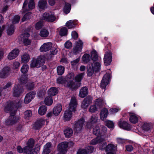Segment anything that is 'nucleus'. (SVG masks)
<instances>
[{"instance_id":"bb28decb","label":"nucleus","mask_w":154,"mask_h":154,"mask_svg":"<svg viewBox=\"0 0 154 154\" xmlns=\"http://www.w3.org/2000/svg\"><path fill=\"white\" fill-rule=\"evenodd\" d=\"M92 98L91 97H86L83 101L81 106L84 108H87L89 104L92 102Z\"/></svg>"},{"instance_id":"c03bdc74","label":"nucleus","mask_w":154,"mask_h":154,"mask_svg":"<svg viewBox=\"0 0 154 154\" xmlns=\"http://www.w3.org/2000/svg\"><path fill=\"white\" fill-rule=\"evenodd\" d=\"M152 128V125L147 123L145 124L143 126V130L148 132L151 131Z\"/></svg>"},{"instance_id":"0e129e2a","label":"nucleus","mask_w":154,"mask_h":154,"mask_svg":"<svg viewBox=\"0 0 154 154\" xmlns=\"http://www.w3.org/2000/svg\"><path fill=\"white\" fill-rule=\"evenodd\" d=\"M85 149L87 151V153H91L93 152L94 149L92 146H89L86 147Z\"/></svg>"},{"instance_id":"e2e57ef3","label":"nucleus","mask_w":154,"mask_h":154,"mask_svg":"<svg viewBox=\"0 0 154 154\" xmlns=\"http://www.w3.org/2000/svg\"><path fill=\"white\" fill-rule=\"evenodd\" d=\"M20 19V17L18 15H16L14 16L12 20V23L14 24L18 23Z\"/></svg>"},{"instance_id":"4d7b16f0","label":"nucleus","mask_w":154,"mask_h":154,"mask_svg":"<svg viewBox=\"0 0 154 154\" xmlns=\"http://www.w3.org/2000/svg\"><path fill=\"white\" fill-rule=\"evenodd\" d=\"M31 13H28L26 14L23 17L22 19V22H24L25 20L29 19L31 17Z\"/></svg>"},{"instance_id":"72a5a7b5","label":"nucleus","mask_w":154,"mask_h":154,"mask_svg":"<svg viewBox=\"0 0 154 154\" xmlns=\"http://www.w3.org/2000/svg\"><path fill=\"white\" fill-rule=\"evenodd\" d=\"M48 94L51 97L56 95L58 93V90L55 87L51 88L48 91Z\"/></svg>"},{"instance_id":"20e7f679","label":"nucleus","mask_w":154,"mask_h":154,"mask_svg":"<svg viewBox=\"0 0 154 154\" xmlns=\"http://www.w3.org/2000/svg\"><path fill=\"white\" fill-rule=\"evenodd\" d=\"M91 57L87 54H85L82 56V60L84 63H87L89 62L91 59L93 61V63L97 62L100 61L99 60L97 52L95 50H93L91 52Z\"/></svg>"},{"instance_id":"6e6552de","label":"nucleus","mask_w":154,"mask_h":154,"mask_svg":"<svg viewBox=\"0 0 154 154\" xmlns=\"http://www.w3.org/2000/svg\"><path fill=\"white\" fill-rule=\"evenodd\" d=\"M84 122L85 120L83 118L75 121V124L73 125L74 131L77 133L81 131L82 129Z\"/></svg>"},{"instance_id":"864d4df0","label":"nucleus","mask_w":154,"mask_h":154,"mask_svg":"<svg viewBox=\"0 0 154 154\" xmlns=\"http://www.w3.org/2000/svg\"><path fill=\"white\" fill-rule=\"evenodd\" d=\"M105 140H106V139ZM105 140L104 141H103L99 143V148L100 149L103 150L105 149L106 150V146L107 143L106 142H105Z\"/></svg>"},{"instance_id":"9b49d317","label":"nucleus","mask_w":154,"mask_h":154,"mask_svg":"<svg viewBox=\"0 0 154 154\" xmlns=\"http://www.w3.org/2000/svg\"><path fill=\"white\" fill-rule=\"evenodd\" d=\"M42 19L47 21L52 22L56 20V17L53 12H46L43 14Z\"/></svg>"},{"instance_id":"37998d69","label":"nucleus","mask_w":154,"mask_h":154,"mask_svg":"<svg viewBox=\"0 0 154 154\" xmlns=\"http://www.w3.org/2000/svg\"><path fill=\"white\" fill-rule=\"evenodd\" d=\"M32 115V112L30 110H28L24 112V118L26 120L29 119Z\"/></svg>"},{"instance_id":"412c9836","label":"nucleus","mask_w":154,"mask_h":154,"mask_svg":"<svg viewBox=\"0 0 154 154\" xmlns=\"http://www.w3.org/2000/svg\"><path fill=\"white\" fill-rule=\"evenodd\" d=\"M118 125L121 128L127 130H129L131 128L130 124L126 122L123 121L122 119H121L118 122Z\"/></svg>"},{"instance_id":"cd10ccee","label":"nucleus","mask_w":154,"mask_h":154,"mask_svg":"<svg viewBox=\"0 0 154 154\" xmlns=\"http://www.w3.org/2000/svg\"><path fill=\"white\" fill-rule=\"evenodd\" d=\"M72 112L68 109L65 111L63 116V119L65 121H69L70 120L72 116Z\"/></svg>"},{"instance_id":"3c124183","label":"nucleus","mask_w":154,"mask_h":154,"mask_svg":"<svg viewBox=\"0 0 154 154\" xmlns=\"http://www.w3.org/2000/svg\"><path fill=\"white\" fill-rule=\"evenodd\" d=\"M57 82L58 84H64L65 86L66 84H67L66 79L62 77L58 78L57 79Z\"/></svg>"},{"instance_id":"774afa93","label":"nucleus","mask_w":154,"mask_h":154,"mask_svg":"<svg viewBox=\"0 0 154 154\" xmlns=\"http://www.w3.org/2000/svg\"><path fill=\"white\" fill-rule=\"evenodd\" d=\"M80 59V57H79L76 59L73 60V61H71V63L72 66H74L76 65L79 61Z\"/></svg>"},{"instance_id":"c756f323","label":"nucleus","mask_w":154,"mask_h":154,"mask_svg":"<svg viewBox=\"0 0 154 154\" xmlns=\"http://www.w3.org/2000/svg\"><path fill=\"white\" fill-rule=\"evenodd\" d=\"M88 93V89L86 87H82L80 90L79 96L81 98L85 97Z\"/></svg>"},{"instance_id":"f3484780","label":"nucleus","mask_w":154,"mask_h":154,"mask_svg":"<svg viewBox=\"0 0 154 154\" xmlns=\"http://www.w3.org/2000/svg\"><path fill=\"white\" fill-rule=\"evenodd\" d=\"M83 43L80 40H79L76 42L75 46L73 49V52L74 54H77L82 51Z\"/></svg>"},{"instance_id":"f03ea898","label":"nucleus","mask_w":154,"mask_h":154,"mask_svg":"<svg viewBox=\"0 0 154 154\" xmlns=\"http://www.w3.org/2000/svg\"><path fill=\"white\" fill-rule=\"evenodd\" d=\"M27 78L25 75H22L19 79V82L21 86L19 84H15L13 88L12 92L13 95L15 97H18L23 92L22 87V85H24L26 82Z\"/></svg>"},{"instance_id":"69168bd1","label":"nucleus","mask_w":154,"mask_h":154,"mask_svg":"<svg viewBox=\"0 0 154 154\" xmlns=\"http://www.w3.org/2000/svg\"><path fill=\"white\" fill-rule=\"evenodd\" d=\"M65 47L66 48H69L72 46V43L69 41L66 42L64 44Z\"/></svg>"},{"instance_id":"5fc2aeb1","label":"nucleus","mask_w":154,"mask_h":154,"mask_svg":"<svg viewBox=\"0 0 154 154\" xmlns=\"http://www.w3.org/2000/svg\"><path fill=\"white\" fill-rule=\"evenodd\" d=\"M29 67L27 64H23L22 66L20 71L22 73H26L28 71Z\"/></svg>"},{"instance_id":"4c0bfd02","label":"nucleus","mask_w":154,"mask_h":154,"mask_svg":"<svg viewBox=\"0 0 154 154\" xmlns=\"http://www.w3.org/2000/svg\"><path fill=\"white\" fill-rule=\"evenodd\" d=\"M21 61L22 63L28 62L30 59V56L28 54L24 53L21 56Z\"/></svg>"},{"instance_id":"6e6d98bb","label":"nucleus","mask_w":154,"mask_h":154,"mask_svg":"<svg viewBox=\"0 0 154 154\" xmlns=\"http://www.w3.org/2000/svg\"><path fill=\"white\" fill-rule=\"evenodd\" d=\"M67 34V30L66 28L63 27L62 28L59 32V34L61 36L66 35Z\"/></svg>"},{"instance_id":"9d476101","label":"nucleus","mask_w":154,"mask_h":154,"mask_svg":"<svg viewBox=\"0 0 154 154\" xmlns=\"http://www.w3.org/2000/svg\"><path fill=\"white\" fill-rule=\"evenodd\" d=\"M28 3V0H25L23 3L22 10L23 13H24L26 11L29 10L33 9L35 7V4L34 0H31L29 1L27 7V4Z\"/></svg>"},{"instance_id":"bf43d9fd","label":"nucleus","mask_w":154,"mask_h":154,"mask_svg":"<svg viewBox=\"0 0 154 154\" xmlns=\"http://www.w3.org/2000/svg\"><path fill=\"white\" fill-rule=\"evenodd\" d=\"M20 64V63L19 62L15 61L13 62L12 67L13 69H17L19 67Z\"/></svg>"},{"instance_id":"39448f33","label":"nucleus","mask_w":154,"mask_h":154,"mask_svg":"<svg viewBox=\"0 0 154 154\" xmlns=\"http://www.w3.org/2000/svg\"><path fill=\"white\" fill-rule=\"evenodd\" d=\"M107 131V128L103 126H101L100 128L98 125H96L93 128V134L96 135L100 136L99 137H105Z\"/></svg>"},{"instance_id":"8fccbe9b","label":"nucleus","mask_w":154,"mask_h":154,"mask_svg":"<svg viewBox=\"0 0 154 154\" xmlns=\"http://www.w3.org/2000/svg\"><path fill=\"white\" fill-rule=\"evenodd\" d=\"M65 68L62 66H59L57 67V72L59 75H62L64 72Z\"/></svg>"},{"instance_id":"4468645a","label":"nucleus","mask_w":154,"mask_h":154,"mask_svg":"<svg viewBox=\"0 0 154 154\" xmlns=\"http://www.w3.org/2000/svg\"><path fill=\"white\" fill-rule=\"evenodd\" d=\"M112 56L111 52L108 51L106 52L104 54V61L106 66L109 65L112 61Z\"/></svg>"},{"instance_id":"338daca9","label":"nucleus","mask_w":154,"mask_h":154,"mask_svg":"<svg viewBox=\"0 0 154 154\" xmlns=\"http://www.w3.org/2000/svg\"><path fill=\"white\" fill-rule=\"evenodd\" d=\"M117 142L119 144H123L125 143L126 140L121 138H118L116 139Z\"/></svg>"},{"instance_id":"5701e85b","label":"nucleus","mask_w":154,"mask_h":154,"mask_svg":"<svg viewBox=\"0 0 154 154\" xmlns=\"http://www.w3.org/2000/svg\"><path fill=\"white\" fill-rule=\"evenodd\" d=\"M10 68L8 66H6L2 69L0 72V78H5L8 76L10 73Z\"/></svg>"},{"instance_id":"a878e982","label":"nucleus","mask_w":154,"mask_h":154,"mask_svg":"<svg viewBox=\"0 0 154 154\" xmlns=\"http://www.w3.org/2000/svg\"><path fill=\"white\" fill-rule=\"evenodd\" d=\"M19 51L18 49H15L11 52L8 56V58L10 60L14 59L18 55Z\"/></svg>"},{"instance_id":"de8ad7c7","label":"nucleus","mask_w":154,"mask_h":154,"mask_svg":"<svg viewBox=\"0 0 154 154\" xmlns=\"http://www.w3.org/2000/svg\"><path fill=\"white\" fill-rule=\"evenodd\" d=\"M12 85V83L11 82H8L3 87H2L0 86V96H1L2 92L4 90L10 88Z\"/></svg>"},{"instance_id":"b1692460","label":"nucleus","mask_w":154,"mask_h":154,"mask_svg":"<svg viewBox=\"0 0 154 154\" xmlns=\"http://www.w3.org/2000/svg\"><path fill=\"white\" fill-rule=\"evenodd\" d=\"M117 145L110 143L106 145V151L108 152H112L115 153L117 150Z\"/></svg>"},{"instance_id":"393cba45","label":"nucleus","mask_w":154,"mask_h":154,"mask_svg":"<svg viewBox=\"0 0 154 154\" xmlns=\"http://www.w3.org/2000/svg\"><path fill=\"white\" fill-rule=\"evenodd\" d=\"M52 149V145L51 142L47 143L44 146L43 154H48Z\"/></svg>"},{"instance_id":"79ce46f5","label":"nucleus","mask_w":154,"mask_h":154,"mask_svg":"<svg viewBox=\"0 0 154 154\" xmlns=\"http://www.w3.org/2000/svg\"><path fill=\"white\" fill-rule=\"evenodd\" d=\"M84 75L83 73H81L77 75L75 77V79L76 82H74L75 84H77L78 83H79L81 84L80 82L82 79Z\"/></svg>"},{"instance_id":"e433bc0d","label":"nucleus","mask_w":154,"mask_h":154,"mask_svg":"<svg viewBox=\"0 0 154 154\" xmlns=\"http://www.w3.org/2000/svg\"><path fill=\"white\" fill-rule=\"evenodd\" d=\"M77 24V21L76 20H69L66 23V26L69 29H71L74 28Z\"/></svg>"},{"instance_id":"49530a36","label":"nucleus","mask_w":154,"mask_h":154,"mask_svg":"<svg viewBox=\"0 0 154 154\" xmlns=\"http://www.w3.org/2000/svg\"><path fill=\"white\" fill-rule=\"evenodd\" d=\"M105 125L107 126V127L111 130L113 129L114 127V123L113 121H109V120H106L105 122Z\"/></svg>"},{"instance_id":"7c9ffc66","label":"nucleus","mask_w":154,"mask_h":154,"mask_svg":"<svg viewBox=\"0 0 154 154\" xmlns=\"http://www.w3.org/2000/svg\"><path fill=\"white\" fill-rule=\"evenodd\" d=\"M105 137H98L92 140L90 142V144L92 145H95L103 141H104Z\"/></svg>"},{"instance_id":"f8f14e48","label":"nucleus","mask_w":154,"mask_h":154,"mask_svg":"<svg viewBox=\"0 0 154 154\" xmlns=\"http://www.w3.org/2000/svg\"><path fill=\"white\" fill-rule=\"evenodd\" d=\"M69 143L65 142L59 143L57 147L59 151L58 154H65L67 152V148Z\"/></svg>"},{"instance_id":"423d86ee","label":"nucleus","mask_w":154,"mask_h":154,"mask_svg":"<svg viewBox=\"0 0 154 154\" xmlns=\"http://www.w3.org/2000/svg\"><path fill=\"white\" fill-rule=\"evenodd\" d=\"M101 64L100 61L97 62L89 66L87 68V75L89 76H91L94 71H99L100 69Z\"/></svg>"},{"instance_id":"2eb2a0df","label":"nucleus","mask_w":154,"mask_h":154,"mask_svg":"<svg viewBox=\"0 0 154 154\" xmlns=\"http://www.w3.org/2000/svg\"><path fill=\"white\" fill-rule=\"evenodd\" d=\"M29 36V34L28 33H25L21 35L18 39H20L21 38V40L23 42L24 45H30L31 42L30 40L28 38Z\"/></svg>"},{"instance_id":"09e8293b","label":"nucleus","mask_w":154,"mask_h":154,"mask_svg":"<svg viewBox=\"0 0 154 154\" xmlns=\"http://www.w3.org/2000/svg\"><path fill=\"white\" fill-rule=\"evenodd\" d=\"M44 101L46 105L48 106L51 105L53 103L52 98L51 97H46Z\"/></svg>"},{"instance_id":"aec40b11","label":"nucleus","mask_w":154,"mask_h":154,"mask_svg":"<svg viewBox=\"0 0 154 154\" xmlns=\"http://www.w3.org/2000/svg\"><path fill=\"white\" fill-rule=\"evenodd\" d=\"M76 99L74 97H72L69 103L68 109L73 111H75L77 106Z\"/></svg>"},{"instance_id":"2f4dec72","label":"nucleus","mask_w":154,"mask_h":154,"mask_svg":"<svg viewBox=\"0 0 154 154\" xmlns=\"http://www.w3.org/2000/svg\"><path fill=\"white\" fill-rule=\"evenodd\" d=\"M62 106L61 104H59L55 106L53 109V113L57 116L60 112L62 110Z\"/></svg>"},{"instance_id":"4be33fe9","label":"nucleus","mask_w":154,"mask_h":154,"mask_svg":"<svg viewBox=\"0 0 154 154\" xmlns=\"http://www.w3.org/2000/svg\"><path fill=\"white\" fill-rule=\"evenodd\" d=\"M52 46V43L51 42L44 43L40 47V51L43 52L48 51L51 48Z\"/></svg>"},{"instance_id":"58836bf2","label":"nucleus","mask_w":154,"mask_h":154,"mask_svg":"<svg viewBox=\"0 0 154 154\" xmlns=\"http://www.w3.org/2000/svg\"><path fill=\"white\" fill-rule=\"evenodd\" d=\"M64 134L66 137H71L73 134V131L70 128H68L64 131Z\"/></svg>"},{"instance_id":"a19ab883","label":"nucleus","mask_w":154,"mask_h":154,"mask_svg":"<svg viewBox=\"0 0 154 154\" xmlns=\"http://www.w3.org/2000/svg\"><path fill=\"white\" fill-rule=\"evenodd\" d=\"M71 9V5L68 3H66L63 8V11L66 14H68L70 11Z\"/></svg>"},{"instance_id":"a18cd8bd","label":"nucleus","mask_w":154,"mask_h":154,"mask_svg":"<svg viewBox=\"0 0 154 154\" xmlns=\"http://www.w3.org/2000/svg\"><path fill=\"white\" fill-rule=\"evenodd\" d=\"M14 31V27L13 25L9 26L7 30V33L8 35H11L13 34Z\"/></svg>"},{"instance_id":"f257e3e1","label":"nucleus","mask_w":154,"mask_h":154,"mask_svg":"<svg viewBox=\"0 0 154 154\" xmlns=\"http://www.w3.org/2000/svg\"><path fill=\"white\" fill-rule=\"evenodd\" d=\"M21 101H17L16 102H8L4 108L5 111L7 112H10L11 116L6 121V125H10L15 124L19 121L20 118L19 116H14L17 109L20 106Z\"/></svg>"},{"instance_id":"f704fd0d","label":"nucleus","mask_w":154,"mask_h":154,"mask_svg":"<svg viewBox=\"0 0 154 154\" xmlns=\"http://www.w3.org/2000/svg\"><path fill=\"white\" fill-rule=\"evenodd\" d=\"M47 0H40L38 6L41 10L45 9L47 7Z\"/></svg>"},{"instance_id":"1a4fd4ad","label":"nucleus","mask_w":154,"mask_h":154,"mask_svg":"<svg viewBox=\"0 0 154 154\" xmlns=\"http://www.w3.org/2000/svg\"><path fill=\"white\" fill-rule=\"evenodd\" d=\"M34 140L32 139H30L27 143V146L23 147V153L30 154L34 149Z\"/></svg>"},{"instance_id":"473e14b6","label":"nucleus","mask_w":154,"mask_h":154,"mask_svg":"<svg viewBox=\"0 0 154 154\" xmlns=\"http://www.w3.org/2000/svg\"><path fill=\"white\" fill-rule=\"evenodd\" d=\"M108 114V110L106 108L103 109L100 114V119L102 120H104L106 118Z\"/></svg>"},{"instance_id":"ddd939ff","label":"nucleus","mask_w":154,"mask_h":154,"mask_svg":"<svg viewBox=\"0 0 154 154\" xmlns=\"http://www.w3.org/2000/svg\"><path fill=\"white\" fill-rule=\"evenodd\" d=\"M111 78V75L109 73H106L104 75L101 81L100 87L103 89H105L106 86L109 83Z\"/></svg>"},{"instance_id":"052dcab7","label":"nucleus","mask_w":154,"mask_h":154,"mask_svg":"<svg viewBox=\"0 0 154 154\" xmlns=\"http://www.w3.org/2000/svg\"><path fill=\"white\" fill-rule=\"evenodd\" d=\"M43 25V22L40 21L37 22L35 25V27L36 29L38 30L41 29Z\"/></svg>"},{"instance_id":"c85d7f7f","label":"nucleus","mask_w":154,"mask_h":154,"mask_svg":"<svg viewBox=\"0 0 154 154\" xmlns=\"http://www.w3.org/2000/svg\"><path fill=\"white\" fill-rule=\"evenodd\" d=\"M130 121L132 123L135 124L137 123L138 121V116L134 112H130Z\"/></svg>"},{"instance_id":"a211bd4d","label":"nucleus","mask_w":154,"mask_h":154,"mask_svg":"<svg viewBox=\"0 0 154 154\" xmlns=\"http://www.w3.org/2000/svg\"><path fill=\"white\" fill-rule=\"evenodd\" d=\"M36 93L35 91H32L27 94L25 97L24 102L25 104L29 103L34 98Z\"/></svg>"},{"instance_id":"680f3d73","label":"nucleus","mask_w":154,"mask_h":154,"mask_svg":"<svg viewBox=\"0 0 154 154\" xmlns=\"http://www.w3.org/2000/svg\"><path fill=\"white\" fill-rule=\"evenodd\" d=\"M120 109L119 107L112 108L109 110V112L111 114H114L118 112Z\"/></svg>"},{"instance_id":"13d9d810","label":"nucleus","mask_w":154,"mask_h":154,"mask_svg":"<svg viewBox=\"0 0 154 154\" xmlns=\"http://www.w3.org/2000/svg\"><path fill=\"white\" fill-rule=\"evenodd\" d=\"M97 108L95 105H91L89 109V111L91 113L97 111Z\"/></svg>"},{"instance_id":"0eeeda50","label":"nucleus","mask_w":154,"mask_h":154,"mask_svg":"<svg viewBox=\"0 0 154 154\" xmlns=\"http://www.w3.org/2000/svg\"><path fill=\"white\" fill-rule=\"evenodd\" d=\"M45 62L44 57L41 55L38 57L37 59L33 60L30 64L31 67H36L38 68L42 65Z\"/></svg>"},{"instance_id":"603ef678","label":"nucleus","mask_w":154,"mask_h":154,"mask_svg":"<svg viewBox=\"0 0 154 154\" xmlns=\"http://www.w3.org/2000/svg\"><path fill=\"white\" fill-rule=\"evenodd\" d=\"M49 32L46 29H43L40 32V35L42 37H46L49 35Z\"/></svg>"},{"instance_id":"7ed1b4c3","label":"nucleus","mask_w":154,"mask_h":154,"mask_svg":"<svg viewBox=\"0 0 154 154\" xmlns=\"http://www.w3.org/2000/svg\"><path fill=\"white\" fill-rule=\"evenodd\" d=\"M74 75V73L71 72L68 74L66 76L65 78L67 84L65 85V86L72 90L76 89L81 86V84L79 83H78L77 84V83L75 84L73 82Z\"/></svg>"},{"instance_id":"ea45409f","label":"nucleus","mask_w":154,"mask_h":154,"mask_svg":"<svg viewBox=\"0 0 154 154\" xmlns=\"http://www.w3.org/2000/svg\"><path fill=\"white\" fill-rule=\"evenodd\" d=\"M47 110V108L45 106H42L39 108L38 113L40 115H43L46 113Z\"/></svg>"},{"instance_id":"dca6fc26","label":"nucleus","mask_w":154,"mask_h":154,"mask_svg":"<svg viewBox=\"0 0 154 154\" xmlns=\"http://www.w3.org/2000/svg\"><path fill=\"white\" fill-rule=\"evenodd\" d=\"M45 124V119H38L34 124L33 126V129L38 130L42 127Z\"/></svg>"},{"instance_id":"c9c22d12","label":"nucleus","mask_w":154,"mask_h":154,"mask_svg":"<svg viewBox=\"0 0 154 154\" xmlns=\"http://www.w3.org/2000/svg\"><path fill=\"white\" fill-rule=\"evenodd\" d=\"M94 102L95 104L97 106L98 108H100V106L104 105L105 103L103 99L101 98L96 99Z\"/></svg>"},{"instance_id":"6ab92c4d","label":"nucleus","mask_w":154,"mask_h":154,"mask_svg":"<svg viewBox=\"0 0 154 154\" xmlns=\"http://www.w3.org/2000/svg\"><path fill=\"white\" fill-rule=\"evenodd\" d=\"M98 117L97 115H93L90 118L89 122L86 123V127L88 128H91L92 125L98 122Z\"/></svg>"}]
</instances>
